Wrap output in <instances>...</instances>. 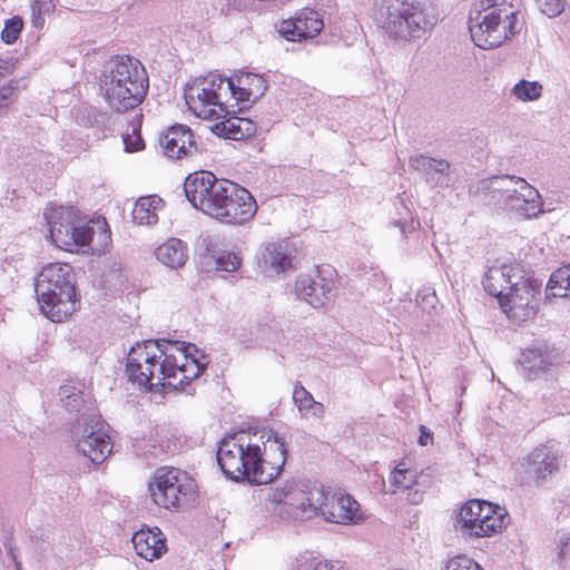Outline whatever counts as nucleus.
Listing matches in <instances>:
<instances>
[{"instance_id":"1","label":"nucleus","mask_w":570,"mask_h":570,"mask_svg":"<svg viewBox=\"0 0 570 570\" xmlns=\"http://www.w3.org/2000/svg\"><path fill=\"white\" fill-rule=\"evenodd\" d=\"M209 364V357L194 344L147 340L134 345L126 361L128 380L139 387L183 390Z\"/></svg>"},{"instance_id":"2","label":"nucleus","mask_w":570,"mask_h":570,"mask_svg":"<svg viewBox=\"0 0 570 570\" xmlns=\"http://www.w3.org/2000/svg\"><path fill=\"white\" fill-rule=\"evenodd\" d=\"M286 454L284 436L272 430L249 429L219 442L217 463L233 481L267 484L281 474Z\"/></svg>"},{"instance_id":"3","label":"nucleus","mask_w":570,"mask_h":570,"mask_svg":"<svg viewBox=\"0 0 570 570\" xmlns=\"http://www.w3.org/2000/svg\"><path fill=\"white\" fill-rule=\"evenodd\" d=\"M266 500L275 505L274 513L285 520H308L322 517L337 524L362 520L360 503L343 492H325L321 487L303 481H286L268 489Z\"/></svg>"},{"instance_id":"4","label":"nucleus","mask_w":570,"mask_h":570,"mask_svg":"<svg viewBox=\"0 0 570 570\" xmlns=\"http://www.w3.org/2000/svg\"><path fill=\"white\" fill-rule=\"evenodd\" d=\"M190 204L204 214L224 223L240 225L254 217L257 204L244 187L200 170L190 174L184 183Z\"/></svg>"},{"instance_id":"5","label":"nucleus","mask_w":570,"mask_h":570,"mask_svg":"<svg viewBox=\"0 0 570 570\" xmlns=\"http://www.w3.org/2000/svg\"><path fill=\"white\" fill-rule=\"evenodd\" d=\"M99 90L106 102L117 112L139 106L148 90V77L142 63L128 55L114 56L102 66Z\"/></svg>"},{"instance_id":"6","label":"nucleus","mask_w":570,"mask_h":570,"mask_svg":"<svg viewBox=\"0 0 570 570\" xmlns=\"http://www.w3.org/2000/svg\"><path fill=\"white\" fill-rule=\"evenodd\" d=\"M35 292L41 314L55 323L66 321L77 309L75 273L69 264L43 266L36 277Z\"/></svg>"},{"instance_id":"7","label":"nucleus","mask_w":570,"mask_h":570,"mask_svg":"<svg viewBox=\"0 0 570 570\" xmlns=\"http://www.w3.org/2000/svg\"><path fill=\"white\" fill-rule=\"evenodd\" d=\"M490 204L522 218H533L543 213L539 191L518 176H498L482 180L478 186Z\"/></svg>"},{"instance_id":"8","label":"nucleus","mask_w":570,"mask_h":570,"mask_svg":"<svg viewBox=\"0 0 570 570\" xmlns=\"http://www.w3.org/2000/svg\"><path fill=\"white\" fill-rule=\"evenodd\" d=\"M522 28L519 11L503 0L493 3L482 11L471 12L469 30L475 46L482 49H492L501 46Z\"/></svg>"},{"instance_id":"9","label":"nucleus","mask_w":570,"mask_h":570,"mask_svg":"<svg viewBox=\"0 0 570 570\" xmlns=\"http://www.w3.org/2000/svg\"><path fill=\"white\" fill-rule=\"evenodd\" d=\"M51 242L61 249L73 252L89 245L92 240L96 222L71 206H52L45 210ZM100 226V223L97 222Z\"/></svg>"},{"instance_id":"10","label":"nucleus","mask_w":570,"mask_h":570,"mask_svg":"<svg viewBox=\"0 0 570 570\" xmlns=\"http://www.w3.org/2000/svg\"><path fill=\"white\" fill-rule=\"evenodd\" d=\"M504 508L484 500H469L459 510L454 528L464 540L489 538L502 531L508 523Z\"/></svg>"},{"instance_id":"11","label":"nucleus","mask_w":570,"mask_h":570,"mask_svg":"<svg viewBox=\"0 0 570 570\" xmlns=\"http://www.w3.org/2000/svg\"><path fill=\"white\" fill-rule=\"evenodd\" d=\"M377 19L382 28L401 40L420 38L432 24L416 0H382Z\"/></svg>"},{"instance_id":"12","label":"nucleus","mask_w":570,"mask_h":570,"mask_svg":"<svg viewBox=\"0 0 570 570\" xmlns=\"http://www.w3.org/2000/svg\"><path fill=\"white\" fill-rule=\"evenodd\" d=\"M230 87L218 73L195 79L185 90L189 110L198 118L217 120L228 114Z\"/></svg>"},{"instance_id":"13","label":"nucleus","mask_w":570,"mask_h":570,"mask_svg":"<svg viewBox=\"0 0 570 570\" xmlns=\"http://www.w3.org/2000/svg\"><path fill=\"white\" fill-rule=\"evenodd\" d=\"M76 450L92 463H101L111 453L110 438L104 431V422L98 415L82 413L70 429Z\"/></svg>"},{"instance_id":"14","label":"nucleus","mask_w":570,"mask_h":570,"mask_svg":"<svg viewBox=\"0 0 570 570\" xmlns=\"http://www.w3.org/2000/svg\"><path fill=\"white\" fill-rule=\"evenodd\" d=\"M196 489L195 480L176 468L158 469L148 487L153 502L164 509L178 508L184 499L196 493Z\"/></svg>"},{"instance_id":"15","label":"nucleus","mask_w":570,"mask_h":570,"mask_svg":"<svg viewBox=\"0 0 570 570\" xmlns=\"http://www.w3.org/2000/svg\"><path fill=\"white\" fill-rule=\"evenodd\" d=\"M510 286V289L503 295L499 304L508 317L525 321L535 315L534 302L540 293V285L524 274Z\"/></svg>"},{"instance_id":"16","label":"nucleus","mask_w":570,"mask_h":570,"mask_svg":"<svg viewBox=\"0 0 570 570\" xmlns=\"http://www.w3.org/2000/svg\"><path fill=\"white\" fill-rule=\"evenodd\" d=\"M561 363V354L546 344L524 350L520 358L523 375L529 381L553 375Z\"/></svg>"},{"instance_id":"17","label":"nucleus","mask_w":570,"mask_h":570,"mask_svg":"<svg viewBox=\"0 0 570 570\" xmlns=\"http://www.w3.org/2000/svg\"><path fill=\"white\" fill-rule=\"evenodd\" d=\"M523 465L535 485H543L559 472L558 450L552 445L541 444L524 456Z\"/></svg>"},{"instance_id":"18","label":"nucleus","mask_w":570,"mask_h":570,"mask_svg":"<svg viewBox=\"0 0 570 570\" xmlns=\"http://www.w3.org/2000/svg\"><path fill=\"white\" fill-rule=\"evenodd\" d=\"M276 28L286 40L302 41L316 37L324 28V22L317 11L304 8L293 18L281 21Z\"/></svg>"},{"instance_id":"19","label":"nucleus","mask_w":570,"mask_h":570,"mask_svg":"<svg viewBox=\"0 0 570 570\" xmlns=\"http://www.w3.org/2000/svg\"><path fill=\"white\" fill-rule=\"evenodd\" d=\"M333 291L334 281L326 277L323 272L301 275L295 284L296 296L314 308L327 305L333 297Z\"/></svg>"},{"instance_id":"20","label":"nucleus","mask_w":570,"mask_h":570,"mask_svg":"<svg viewBox=\"0 0 570 570\" xmlns=\"http://www.w3.org/2000/svg\"><path fill=\"white\" fill-rule=\"evenodd\" d=\"M225 83L230 87L229 100H235L240 109L257 101L267 88L265 79L253 72H239L225 79Z\"/></svg>"},{"instance_id":"21","label":"nucleus","mask_w":570,"mask_h":570,"mask_svg":"<svg viewBox=\"0 0 570 570\" xmlns=\"http://www.w3.org/2000/svg\"><path fill=\"white\" fill-rule=\"evenodd\" d=\"M164 154L170 158L180 159L197 154V144L190 128L185 125H174L159 137Z\"/></svg>"},{"instance_id":"22","label":"nucleus","mask_w":570,"mask_h":570,"mask_svg":"<svg viewBox=\"0 0 570 570\" xmlns=\"http://www.w3.org/2000/svg\"><path fill=\"white\" fill-rule=\"evenodd\" d=\"M523 274V271L518 264L495 265L488 269L483 286L489 294L500 301L510 289V286H514V283H519L518 281Z\"/></svg>"},{"instance_id":"23","label":"nucleus","mask_w":570,"mask_h":570,"mask_svg":"<svg viewBox=\"0 0 570 570\" xmlns=\"http://www.w3.org/2000/svg\"><path fill=\"white\" fill-rule=\"evenodd\" d=\"M411 169L421 171L429 185L435 188H445L450 181V163L424 155H413L409 159Z\"/></svg>"},{"instance_id":"24","label":"nucleus","mask_w":570,"mask_h":570,"mask_svg":"<svg viewBox=\"0 0 570 570\" xmlns=\"http://www.w3.org/2000/svg\"><path fill=\"white\" fill-rule=\"evenodd\" d=\"M131 541L137 554L147 561L160 558L167 550L165 538L158 528L141 529L134 533Z\"/></svg>"},{"instance_id":"25","label":"nucleus","mask_w":570,"mask_h":570,"mask_svg":"<svg viewBox=\"0 0 570 570\" xmlns=\"http://www.w3.org/2000/svg\"><path fill=\"white\" fill-rule=\"evenodd\" d=\"M262 262L266 272L281 273L292 266L289 246L286 242L271 243L262 250Z\"/></svg>"},{"instance_id":"26","label":"nucleus","mask_w":570,"mask_h":570,"mask_svg":"<svg viewBox=\"0 0 570 570\" xmlns=\"http://www.w3.org/2000/svg\"><path fill=\"white\" fill-rule=\"evenodd\" d=\"M164 209V200L157 195L140 197L131 212L134 223L142 226H153L159 219Z\"/></svg>"},{"instance_id":"27","label":"nucleus","mask_w":570,"mask_h":570,"mask_svg":"<svg viewBox=\"0 0 570 570\" xmlns=\"http://www.w3.org/2000/svg\"><path fill=\"white\" fill-rule=\"evenodd\" d=\"M155 255L157 261L174 269L183 267L188 259L186 245L175 237L159 245Z\"/></svg>"},{"instance_id":"28","label":"nucleus","mask_w":570,"mask_h":570,"mask_svg":"<svg viewBox=\"0 0 570 570\" xmlns=\"http://www.w3.org/2000/svg\"><path fill=\"white\" fill-rule=\"evenodd\" d=\"M293 401L297 406L302 417H324V405L320 402H316L313 395L299 382H297L294 386Z\"/></svg>"},{"instance_id":"29","label":"nucleus","mask_w":570,"mask_h":570,"mask_svg":"<svg viewBox=\"0 0 570 570\" xmlns=\"http://www.w3.org/2000/svg\"><path fill=\"white\" fill-rule=\"evenodd\" d=\"M223 125L228 138L234 140L252 137L256 132V124L243 117L229 118Z\"/></svg>"},{"instance_id":"30","label":"nucleus","mask_w":570,"mask_h":570,"mask_svg":"<svg viewBox=\"0 0 570 570\" xmlns=\"http://www.w3.org/2000/svg\"><path fill=\"white\" fill-rule=\"evenodd\" d=\"M547 292L553 297H570V266L559 268L552 273Z\"/></svg>"},{"instance_id":"31","label":"nucleus","mask_w":570,"mask_h":570,"mask_svg":"<svg viewBox=\"0 0 570 570\" xmlns=\"http://www.w3.org/2000/svg\"><path fill=\"white\" fill-rule=\"evenodd\" d=\"M543 87L539 81L521 79L511 89V95L519 101L530 102L540 99Z\"/></svg>"},{"instance_id":"32","label":"nucleus","mask_w":570,"mask_h":570,"mask_svg":"<svg viewBox=\"0 0 570 570\" xmlns=\"http://www.w3.org/2000/svg\"><path fill=\"white\" fill-rule=\"evenodd\" d=\"M390 483L393 493H396L399 490L411 489L416 484V474L404 468L403 464H399L391 473Z\"/></svg>"},{"instance_id":"33","label":"nucleus","mask_w":570,"mask_h":570,"mask_svg":"<svg viewBox=\"0 0 570 570\" xmlns=\"http://www.w3.org/2000/svg\"><path fill=\"white\" fill-rule=\"evenodd\" d=\"M59 397L67 411L80 412L83 404L81 390L72 385H63L59 389Z\"/></svg>"},{"instance_id":"34","label":"nucleus","mask_w":570,"mask_h":570,"mask_svg":"<svg viewBox=\"0 0 570 570\" xmlns=\"http://www.w3.org/2000/svg\"><path fill=\"white\" fill-rule=\"evenodd\" d=\"M217 269L225 272H235L240 265V258L230 252H217L214 256Z\"/></svg>"},{"instance_id":"35","label":"nucleus","mask_w":570,"mask_h":570,"mask_svg":"<svg viewBox=\"0 0 570 570\" xmlns=\"http://www.w3.org/2000/svg\"><path fill=\"white\" fill-rule=\"evenodd\" d=\"M443 570H484L476 561L465 554L450 558Z\"/></svg>"},{"instance_id":"36","label":"nucleus","mask_w":570,"mask_h":570,"mask_svg":"<svg viewBox=\"0 0 570 570\" xmlns=\"http://www.w3.org/2000/svg\"><path fill=\"white\" fill-rule=\"evenodd\" d=\"M122 142L125 151L127 153L139 151L145 147L139 129L136 126H131L130 129H127L122 135Z\"/></svg>"},{"instance_id":"37","label":"nucleus","mask_w":570,"mask_h":570,"mask_svg":"<svg viewBox=\"0 0 570 570\" xmlns=\"http://www.w3.org/2000/svg\"><path fill=\"white\" fill-rule=\"evenodd\" d=\"M415 299L417 306L425 313H430L436 307L438 297L435 291L430 287L420 289Z\"/></svg>"},{"instance_id":"38","label":"nucleus","mask_w":570,"mask_h":570,"mask_svg":"<svg viewBox=\"0 0 570 570\" xmlns=\"http://www.w3.org/2000/svg\"><path fill=\"white\" fill-rule=\"evenodd\" d=\"M22 27H23V22L20 18L18 17H13L12 19H9L6 24H4V28L1 32V39L6 42V43H13L21 30H22Z\"/></svg>"},{"instance_id":"39","label":"nucleus","mask_w":570,"mask_h":570,"mask_svg":"<svg viewBox=\"0 0 570 570\" xmlns=\"http://www.w3.org/2000/svg\"><path fill=\"white\" fill-rule=\"evenodd\" d=\"M18 81L11 80L0 88V115L16 100L18 95Z\"/></svg>"},{"instance_id":"40","label":"nucleus","mask_w":570,"mask_h":570,"mask_svg":"<svg viewBox=\"0 0 570 570\" xmlns=\"http://www.w3.org/2000/svg\"><path fill=\"white\" fill-rule=\"evenodd\" d=\"M535 3L550 18L559 16L564 9V0H535Z\"/></svg>"},{"instance_id":"41","label":"nucleus","mask_w":570,"mask_h":570,"mask_svg":"<svg viewBox=\"0 0 570 570\" xmlns=\"http://www.w3.org/2000/svg\"><path fill=\"white\" fill-rule=\"evenodd\" d=\"M292 570H348L343 566H334L327 562H318L314 564L308 561H296Z\"/></svg>"},{"instance_id":"42","label":"nucleus","mask_w":570,"mask_h":570,"mask_svg":"<svg viewBox=\"0 0 570 570\" xmlns=\"http://www.w3.org/2000/svg\"><path fill=\"white\" fill-rule=\"evenodd\" d=\"M559 552L558 557L561 560L570 558V535L562 534L558 543Z\"/></svg>"},{"instance_id":"43","label":"nucleus","mask_w":570,"mask_h":570,"mask_svg":"<svg viewBox=\"0 0 570 570\" xmlns=\"http://www.w3.org/2000/svg\"><path fill=\"white\" fill-rule=\"evenodd\" d=\"M17 61L12 57L0 58V79L12 73Z\"/></svg>"},{"instance_id":"44","label":"nucleus","mask_w":570,"mask_h":570,"mask_svg":"<svg viewBox=\"0 0 570 570\" xmlns=\"http://www.w3.org/2000/svg\"><path fill=\"white\" fill-rule=\"evenodd\" d=\"M407 501L411 504H420L424 499V492L419 489H409Z\"/></svg>"},{"instance_id":"45","label":"nucleus","mask_w":570,"mask_h":570,"mask_svg":"<svg viewBox=\"0 0 570 570\" xmlns=\"http://www.w3.org/2000/svg\"><path fill=\"white\" fill-rule=\"evenodd\" d=\"M420 432L421 435L419 438V443L423 446L428 445L430 441H432V433L431 431L425 428L424 425H420Z\"/></svg>"},{"instance_id":"46","label":"nucleus","mask_w":570,"mask_h":570,"mask_svg":"<svg viewBox=\"0 0 570 570\" xmlns=\"http://www.w3.org/2000/svg\"><path fill=\"white\" fill-rule=\"evenodd\" d=\"M161 452H163V450L160 448L158 449L155 445H150V449L147 451H144L142 455L145 458L158 456Z\"/></svg>"},{"instance_id":"47","label":"nucleus","mask_w":570,"mask_h":570,"mask_svg":"<svg viewBox=\"0 0 570 570\" xmlns=\"http://www.w3.org/2000/svg\"><path fill=\"white\" fill-rule=\"evenodd\" d=\"M464 393H465V387H464V386H462V387L460 389V395H463Z\"/></svg>"}]
</instances>
